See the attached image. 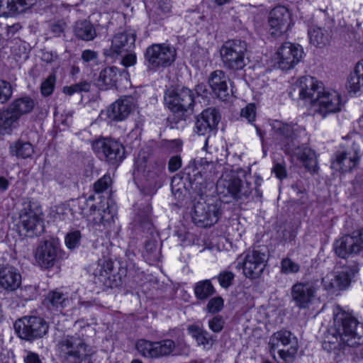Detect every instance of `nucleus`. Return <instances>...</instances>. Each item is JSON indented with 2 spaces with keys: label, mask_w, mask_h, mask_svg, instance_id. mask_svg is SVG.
Masks as SVG:
<instances>
[{
  "label": "nucleus",
  "mask_w": 363,
  "mask_h": 363,
  "mask_svg": "<svg viewBox=\"0 0 363 363\" xmlns=\"http://www.w3.org/2000/svg\"><path fill=\"white\" fill-rule=\"evenodd\" d=\"M363 340V323L340 306L333 309V325L324 335L323 347L328 352L340 349L342 345L354 347Z\"/></svg>",
  "instance_id": "nucleus-1"
},
{
  "label": "nucleus",
  "mask_w": 363,
  "mask_h": 363,
  "mask_svg": "<svg viewBox=\"0 0 363 363\" xmlns=\"http://www.w3.org/2000/svg\"><path fill=\"white\" fill-rule=\"evenodd\" d=\"M59 356L67 363H92L93 347L79 335H66L57 345Z\"/></svg>",
  "instance_id": "nucleus-2"
},
{
  "label": "nucleus",
  "mask_w": 363,
  "mask_h": 363,
  "mask_svg": "<svg viewBox=\"0 0 363 363\" xmlns=\"http://www.w3.org/2000/svg\"><path fill=\"white\" fill-rule=\"evenodd\" d=\"M269 125L271 136L284 152L295 150L299 139L306 135V130L303 126L292 122L273 120Z\"/></svg>",
  "instance_id": "nucleus-3"
},
{
  "label": "nucleus",
  "mask_w": 363,
  "mask_h": 363,
  "mask_svg": "<svg viewBox=\"0 0 363 363\" xmlns=\"http://www.w3.org/2000/svg\"><path fill=\"white\" fill-rule=\"evenodd\" d=\"M270 352L277 351L280 363H292L298 351L296 337L289 330H281L269 338Z\"/></svg>",
  "instance_id": "nucleus-4"
},
{
  "label": "nucleus",
  "mask_w": 363,
  "mask_h": 363,
  "mask_svg": "<svg viewBox=\"0 0 363 363\" xmlns=\"http://www.w3.org/2000/svg\"><path fill=\"white\" fill-rule=\"evenodd\" d=\"M247 43L241 40L225 41L220 50V55L223 66L228 69L238 71L242 69L245 65Z\"/></svg>",
  "instance_id": "nucleus-5"
},
{
  "label": "nucleus",
  "mask_w": 363,
  "mask_h": 363,
  "mask_svg": "<svg viewBox=\"0 0 363 363\" xmlns=\"http://www.w3.org/2000/svg\"><path fill=\"white\" fill-rule=\"evenodd\" d=\"M18 337L33 342L43 337L48 331V324L40 317L24 316L16 320L13 325Z\"/></svg>",
  "instance_id": "nucleus-6"
},
{
  "label": "nucleus",
  "mask_w": 363,
  "mask_h": 363,
  "mask_svg": "<svg viewBox=\"0 0 363 363\" xmlns=\"http://www.w3.org/2000/svg\"><path fill=\"white\" fill-rule=\"evenodd\" d=\"M216 190L222 197L231 196L234 199L248 197L252 192V184L242 181L233 174L223 175L217 182Z\"/></svg>",
  "instance_id": "nucleus-7"
},
{
  "label": "nucleus",
  "mask_w": 363,
  "mask_h": 363,
  "mask_svg": "<svg viewBox=\"0 0 363 363\" xmlns=\"http://www.w3.org/2000/svg\"><path fill=\"white\" fill-rule=\"evenodd\" d=\"M267 259L268 254L265 249L248 250L244 256L242 255L238 258L236 268H242L247 278L257 279L262 274Z\"/></svg>",
  "instance_id": "nucleus-8"
},
{
  "label": "nucleus",
  "mask_w": 363,
  "mask_h": 363,
  "mask_svg": "<svg viewBox=\"0 0 363 363\" xmlns=\"http://www.w3.org/2000/svg\"><path fill=\"white\" fill-rule=\"evenodd\" d=\"M150 213V208L147 207L138 213V219L140 226L144 230H147L150 235V238L145 242L143 257L150 264H152L160 260L161 252L158 245L159 235L152 227Z\"/></svg>",
  "instance_id": "nucleus-9"
},
{
  "label": "nucleus",
  "mask_w": 363,
  "mask_h": 363,
  "mask_svg": "<svg viewBox=\"0 0 363 363\" xmlns=\"http://www.w3.org/2000/svg\"><path fill=\"white\" fill-rule=\"evenodd\" d=\"M135 348L143 357L150 359H159L179 354L177 352V344L171 339H164L159 341L140 339L136 342Z\"/></svg>",
  "instance_id": "nucleus-10"
},
{
  "label": "nucleus",
  "mask_w": 363,
  "mask_h": 363,
  "mask_svg": "<svg viewBox=\"0 0 363 363\" xmlns=\"http://www.w3.org/2000/svg\"><path fill=\"white\" fill-rule=\"evenodd\" d=\"M323 90V83L311 76L298 78L292 85L289 96L291 98L298 96L306 104L315 105L319 95Z\"/></svg>",
  "instance_id": "nucleus-11"
},
{
  "label": "nucleus",
  "mask_w": 363,
  "mask_h": 363,
  "mask_svg": "<svg viewBox=\"0 0 363 363\" xmlns=\"http://www.w3.org/2000/svg\"><path fill=\"white\" fill-rule=\"evenodd\" d=\"M164 99L165 105L174 113H191L195 104L193 91L186 87L168 89Z\"/></svg>",
  "instance_id": "nucleus-12"
},
{
  "label": "nucleus",
  "mask_w": 363,
  "mask_h": 363,
  "mask_svg": "<svg viewBox=\"0 0 363 363\" xmlns=\"http://www.w3.org/2000/svg\"><path fill=\"white\" fill-rule=\"evenodd\" d=\"M341 150L337 151L333 168L347 172L356 167L359 161L360 146L354 140H347L341 145Z\"/></svg>",
  "instance_id": "nucleus-13"
},
{
  "label": "nucleus",
  "mask_w": 363,
  "mask_h": 363,
  "mask_svg": "<svg viewBox=\"0 0 363 363\" xmlns=\"http://www.w3.org/2000/svg\"><path fill=\"white\" fill-rule=\"evenodd\" d=\"M92 147L100 160L113 165L120 163L125 157L124 147L119 142L113 139L97 140L93 143Z\"/></svg>",
  "instance_id": "nucleus-14"
},
{
  "label": "nucleus",
  "mask_w": 363,
  "mask_h": 363,
  "mask_svg": "<svg viewBox=\"0 0 363 363\" xmlns=\"http://www.w3.org/2000/svg\"><path fill=\"white\" fill-rule=\"evenodd\" d=\"M176 50L165 44H154L149 46L145 53L146 65L150 69L169 66L175 60Z\"/></svg>",
  "instance_id": "nucleus-15"
},
{
  "label": "nucleus",
  "mask_w": 363,
  "mask_h": 363,
  "mask_svg": "<svg viewBox=\"0 0 363 363\" xmlns=\"http://www.w3.org/2000/svg\"><path fill=\"white\" fill-rule=\"evenodd\" d=\"M20 225L26 233L37 234L42 230V210L38 203L26 200L19 214Z\"/></svg>",
  "instance_id": "nucleus-16"
},
{
  "label": "nucleus",
  "mask_w": 363,
  "mask_h": 363,
  "mask_svg": "<svg viewBox=\"0 0 363 363\" xmlns=\"http://www.w3.org/2000/svg\"><path fill=\"white\" fill-rule=\"evenodd\" d=\"M35 259L43 269H50L62 259V250L55 240H45L40 242L35 252Z\"/></svg>",
  "instance_id": "nucleus-17"
},
{
  "label": "nucleus",
  "mask_w": 363,
  "mask_h": 363,
  "mask_svg": "<svg viewBox=\"0 0 363 363\" xmlns=\"http://www.w3.org/2000/svg\"><path fill=\"white\" fill-rule=\"evenodd\" d=\"M220 214V202L208 203L198 201L194 205L191 217L196 225L206 228L216 223Z\"/></svg>",
  "instance_id": "nucleus-18"
},
{
  "label": "nucleus",
  "mask_w": 363,
  "mask_h": 363,
  "mask_svg": "<svg viewBox=\"0 0 363 363\" xmlns=\"http://www.w3.org/2000/svg\"><path fill=\"white\" fill-rule=\"evenodd\" d=\"M317 292V286L312 281H297L291 288V298L294 306L308 309L313 303Z\"/></svg>",
  "instance_id": "nucleus-19"
},
{
  "label": "nucleus",
  "mask_w": 363,
  "mask_h": 363,
  "mask_svg": "<svg viewBox=\"0 0 363 363\" xmlns=\"http://www.w3.org/2000/svg\"><path fill=\"white\" fill-rule=\"evenodd\" d=\"M335 250L338 257L344 259L351 255L363 253V228L337 240Z\"/></svg>",
  "instance_id": "nucleus-20"
},
{
  "label": "nucleus",
  "mask_w": 363,
  "mask_h": 363,
  "mask_svg": "<svg viewBox=\"0 0 363 363\" xmlns=\"http://www.w3.org/2000/svg\"><path fill=\"white\" fill-rule=\"evenodd\" d=\"M303 50L301 45L289 42L283 43L276 52L279 68L289 70L294 68L302 59Z\"/></svg>",
  "instance_id": "nucleus-21"
},
{
  "label": "nucleus",
  "mask_w": 363,
  "mask_h": 363,
  "mask_svg": "<svg viewBox=\"0 0 363 363\" xmlns=\"http://www.w3.org/2000/svg\"><path fill=\"white\" fill-rule=\"evenodd\" d=\"M342 105L343 103L338 92L325 91L323 89L315 103L314 106H316L315 113L324 118L329 113L340 111Z\"/></svg>",
  "instance_id": "nucleus-22"
},
{
  "label": "nucleus",
  "mask_w": 363,
  "mask_h": 363,
  "mask_svg": "<svg viewBox=\"0 0 363 363\" xmlns=\"http://www.w3.org/2000/svg\"><path fill=\"white\" fill-rule=\"evenodd\" d=\"M84 217L95 225L106 226L109 225L114 217L113 208L107 202L101 201L96 204L92 203L88 211L84 212Z\"/></svg>",
  "instance_id": "nucleus-23"
},
{
  "label": "nucleus",
  "mask_w": 363,
  "mask_h": 363,
  "mask_svg": "<svg viewBox=\"0 0 363 363\" xmlns=\"http://www.w3.org/2000/svg\"><path fill=\"white\" fill-rule=\"evenodd\" d=\"M290 21L289 10L282 6L274 8L269 17V32L274 37L280 36L286 31Z\"/></svg>",
  "instance_id": "nucleus-24"
},
{
  "label": "nucleus",
  "mask_w": 363,
  "mask_h": 363,
  "mask_svg": "<svg viewBox=\"0 0 363 363\" xmlns=\"http://www.w3.org/2000/svg\"><path fill=\"white\" fill-rule=\"evenodd\" d=\"M162 169L156 165L147 164L143 159H138L135 162L134 177L141 182H145L150 187L155 186Z\"/></svg>",
  "instance_id": "nucleus-25"
},
{
  "label": "nucleus",
  "mask_w": 363,
  "mask_h": 363,
  "mask_svg": "<svg viewBox=\"0 0 363 363\" xmlns=\"http://www.w3.org/2000/svg\"><path fill=\"white\" fill-rule=\"evenodd\" d=\"M229 77L223 70L212 72L208 79V83L217 98L222 101L228 100L232 90L228 86Z\"/></svg>",
  "instance_id": "nucleus-26"
},
{
  "label": "nucleus",
  "mask_w": 363,
  "mask_h": 363,
  "mask_svg": "<svg viewBox=\"0 0 363 363\" xmlns=\"http://www.w3.org/2000/svg\"><path fill=\"white\" fill-rule=\"evenodd\" d=\"M135 38L136 33L133 29H127L116 34L111 41L110 53H107V55H119L131 51L135 47Z\"/></svg>",
  "instance_id": "nucleus-27"
},
{
  "label": "nucleus",
  "mask_w": 363,
  "mask_h": 363,
  "mask_svg": "<svg viewBox=\"0 0 363 363\" xmlns=\"http://www.w3.org/2000/svg\"><path fill=\"white\" fill-rule=\"evenodd\" d=\"M220 116L215 108H208L202 111L195 123V132L206 135L216 128Z\"/></svg>",
  "instance_id": "nucleus-28"
},
{
  "label": "nucleus",
  "mask_w": 363,
  "mask_h": 363,
  "mask_svg": "<svg viewBox=\"0 0 363 363\" xmlns=\"http://www.w3.org/2000/svg\"><path fill=\"white\" fill-rule=\"evenodd\" d=\"M185 170L190 180L196 181L199 177L210 179L214 174L215 164L201 157L190 162Z\"/></svg>",
  "instance_id": "nucleus-29"
},
{
  "label": "nucleus",
  "mask_w": 363,
  "mask_h": 363,
  "mask_svg": "<svg viewBox=\"0 0 363 363\" xmlns=\"http://www.w3.org/2000/svg\"><path fill=\"white\" fill-rule=\"evenodd\" d=\"M135 106L131 96H125L113 103L106 110V116L111 121H121L128 117Z\"/></svg>",
  "instance_id": "nucleus-30"
},
{
  "label": "nucleus",
  "mask_w": 363,
  "mask_h": 363,
  "mask_svg": "<svg viewBox=\"0 0 363 363\" xmlns=\"http://www.w3.org/2000/svg\"><path fill=\"white\" fill-rule=\"evenodd\" d=\"M21 274L13 266H0V287L8 292L18 289L21 285Z\"/></svg>",
  "instance_id": "nucleus-31"
},
{
  "label": "nucleus",
  "mask_w": 363,
  "mask_h": 363,
  "mask_svg": "<svg viewBox=\"0 0 363 363\" xmlns=\"http://www.w3.org/2000/svg\"><path fill=\"white\" fill-rule=\"evenodd\" d=\"M36 2V0H0V15L8 17L22 13Z\"/></svg>",
  "instance_id": "nucleus-32"
},
{
  "label": "nucleus",
  "mask_w": 363,
  "mask_h": 363,
  "mask_svg": "<svg viewBox=\"0 0 363 363\" xmlns=\"http://www.w3.org/2000/svg\"><path fill=\"white\" fill-rule=\"evenodd\" d=\"M21 117L9 105L0 111V129L6 133H10L19 125Z\"/></svg>",
  "instance_id": "nucleus-33"
},
{
  "label": "nucleus",
  "mask_w": 363,
  "mask_h": 363,
  "mask_svg": "<svg viewBox=\"0 0 363 363\" xmlns=\"http://www.w3.org/2000/svg\"><path fill=\"white\" fill-rule=\"evenodd\" d=\"M299 143L300 141L296 143V147L292 152L286 153L296 156L306 169L314 171L317 166V160L314 151L308 147H300Z\"/></svg>",
  "instance_id": "nucleus-34"
},
{
  "label": "nucleus",
  "mask_w": 363,
  "mask_h": 363,
  "mask_svg": "<svg viewBox=\"0 0 363 363\" xmlns=\"http://www.w3.org/2000/svg\"><path fill=\"white\" fill-rule=\"evenodd\" d=\"M310 43L316 48H324L331 39V30L328 28L312 26L308 31Z\"/></svg>",
  "instance_id": "nucleus-35"
},
{
  "label": "nucleus",
  "mask_w": 363,
  "mask_h": 363,
  "mask_svg": "<svg viewBox=\"0 0 363 363\" xmlns=\"http://www.w3.org/2000/svg\"><path fill=\"white\" fill-rule=\"evenodd\" d=\"M118 78L117 67H106L101 71L96 84L101 90H107L116 86Z\"/></svg>",
  "instance_id": "nucleus-36"
},
{
  "label": "nucleus",
  "mask_w": 363,
  "mask_h": 363,
  "mask_svg": "<svg viewBox=\"0 0 363 363\" xmlns=\"http://www.w3.org/2000/svg\"><path fill=\"white\" fill-rule=\"evenodd\" d=\"M69 303L68 296L60 290L50 291L44 299V304L50 310L62 309Z\"/></svg>",
  "instance_id": "nucleus-37"
},
{
  "label": "nucleus",
  "mask_w": 363,
  "mask_h": 363,
  "mask_svg": "<svg viewBox=\"0 0 363 363\" xmlns=\"http://www.w3.org/2000/svg\"><path fill=\"white\" fill-rule=\"evenodd\" d=\"M347 87L350 93L363 91V59L357 63L354 72L350 74Z\"/></svg>",
  "instance_id": "nucleus-38"
},
{
  "label": "nucleus",
  "mask_w": 363,
  "mask_h": 363,
  "mask_svg": "<svg viewBox=\"0 0 363 363\" xmlns=\"http://www.w3.org/2000/svg\"><path fill=\"white\" fill-rule=\"evenodd\" d=\"M74 35L82 40H92L96 36V31L90 21L84 20L75 23L74 26Z\"/></svg>",
  "instance_id": "nucleus-39"
},
{
  "label": "nucleus",
  "mask_w": 363,
  "mask_h": 363,
  "mask_svg": "<svg viewBox=\"0 0 363 363\" xmlns=\"http://www.w3.org/2000/svg\"><path fill=\"white\" fill-rule=\"evenodd\" d=\"M9 150L11 155L21 159L30 158L34 153L33 145L30 142L22 140L11 144Z\"/></svg>",
  "instance_id": "nucleus-40"
},
{
  "label": "nucleus",
  "mask_w": 363,
  "mask_h": 363,
  "mask_svg": "<svg viewBox=\"0 0 363 363\" xmlns=\"http://www.w3.org/2000/svg\"><path fill=\"white\" fill-rule=\"evenodd\" d=\"M113 269V262L111 259L106 257L99 259L96 267L94 270V275L99 282L106 284V279L109 278Z\"/></svg>",
  "instance_id": "nucleus-41"
},
{
  "label": "nucleus",
  "mask_w": 363,
  "mask_h": 363,
  "mask_svg": "<svg viewBox=\"0 0 363 363\" xmlns=\"http://www.w3.org/2000/svg\"><path fill=\"white\" fill-rule=\"evenodd\" d=\"M9 105L21 117L33 111L35 102L30 97L23 96L13 100Z\"/></svg>",
  "instance_id": "nucleus-42"
},
{
  "label": "nucleus",
  "mask_w": 363,
  "mask_h": 363,
  "mask_svg": "<svg viewBox=\"0 0 363 363\" xmlns=\"http://www.w3.org/2000/svg\"><path fill=\"white\" fill-rule=\"evenodd\" d=\"M188 329L199 345H202L206 349H208L212 346L213 340L207 331L200 329L195 325H191Z\"/></svg>",
  "instance_id": "nucleus-43"
},
{
  "label": "nucleus",
  "mask_w": 363,
  "mask_h": 363,
  "mask_svg": "<svg viewBox=\"0 0 363 363\" xmlns=\"http://www.w3.org/2000/svg\"><path fill=\"white\" fill-rule=\"evenodd\" d=\"M329 281L328 287L338 290L345 289L350 284V279L348 275L345 272L332 274L323 279L324 282Z\"/></svg>",
  "instance_id": "nucleus-44"
},
{
  "label": "nucleus",
  "mask_w": 363,
  "mask_h": 363,
  "mask_svg": "<svg viewBox=\"0 0 363 363\" xmlns=\"http://www.w3.org/2000/svg\"><path fill=\"white\" fill-rule=\"evenodd\" d=\"M194 294L197 299L205 301L212 296L215 289L209 280H203L197 282L194 286Z\"/></svg>",
  "instance_id": "nucleus-45"
},
{
  "label": "nucleus",
  "mask_w": 363,
  "mask_h": 363,
  "mask_svg": "<svg viewBox=\"0 0 363 363\" xmlns=\"http://www.w3.org/2000/svg\"><path fill=\"white\" fill-rule=\"evenodd\" d=\"M56 82V75L55 73H51L41 84V94L45 96H48L54 91Z\"/></svg>",
  "instance_id": "nucleus-46"
},
{
  "label": "nucleus",
  "mask_w": 363,
  "mask_h": 363,
  "mask_svg": "<svg viewBox=\"0 0 363 363\" xmlns=\"http://www.w3.org/2000/svg\"><path fill=\"white\" fill-rule=\"evenodd\" d=\"M90 83L83 81L79 83L74 84L69 86L63 87V93L67 95H72L77 92L85 91L87 92L90 90Z\"/></svg>",
  "instance_id": "nucleus-47"
},
{
  "label": "nucleus",
  "mask_w": 363,
  "mask_h": 363,
  "mask_svg": "<svg viewBox=\"0 0 363 363\" xmlns=\"http://www.w3.org/2000/svg\"><path fill=\"white\" fill-rule=\"evenodd\" d=\"M281 270L286 274H295L299 272L300 265L290 258H284L281 262Z\"/></svg>",
  "instance_id": "nucleus-48"
},
{
  "label": "nucleus",
  "mask_w": 363,
  "mask_h": 363,
  "mask_svg": "<svg viewBox=\"0 0 363 363\" xmlns=\"http://www.w3.org/2000/svg\"><path fill=\"white\" fill-rule=\"evenodd\" d=\"M51 33L55 37H60L65 33L67 24L63 19L51 21L49 23Z\"/></svg>",
  "instance_id": "nucleus-49"
},
{
  "label": "nucleus",
  "mask_w": 363,
  "mask_h": 363,
  "mask_svg": "<svg viewBox=\"0 0 363 363\" xmlns=\"http://www.w3.org/2000/svg\"><path fill=\"white\" fill-rule=\"evenodd\" d=\"M217 279L220 286L228 289L232 285L235 274L229 271H223L217 276Z\"/></svg>",
  "instance_id": "nucleus-50"
},
{
  "label": "nucleus",
  "mask_w": 363,
  "mask_h": 363,
  "mask_svg": "<svg viewBox=\"0 0 363 363\" xmlns=\"http://www.w3.org/2000/svg\"><path fill=\"white\" fill-rule=\"evenodd\" d=\"M81 239L79 230H74L67 233L65 237V244L69 249H74L78 246Z\"/></svg>",
  "instance_id": "nucleus-51"
},
{
  "label": "nucleus",
  "mask_w": 363,
  "mask_h": 363,
  "mask_svg": "<svg viewBox=\"0 0 363 363\" xmlns=\"http://www.w3.org/2000/svg\"><path fill=\"white\" fill-rule=\"evenodd\" d=\"M111 184L110 175L105 174L94 184V189L96 193H101L106 190Z\"/></svg>",
  "instance_id": "nucleus-52"
},
{
  "label": "nucleus",
  "mask_w": 363,
  "mask_h": 363,
  "mask_svg": "<svg viewBox=\"0 0 363 363\" xmlns=\"http://www.w3.org/2000/svg\"><path fill=\"white\" fill-rule=\"evenodd\" d=\"M223 307V300L221 297L218 296L211 298L207 306L206 309L209 313H216L222 310Z\"/></svg>",
  "instance_id": "nucleus-53"
},
{
  "label": "nucleus",
  "mask_w": 363,
  "mask_h": 363,
  "mask_svg": "<svg viewBox=\"0 0 363 363\" xmlns=\"http://www.w3.org/2000/svg\"><path fill=\"white\" fill-rule=\"evenodd\" d=\"M11 87L8 82L0 80V103L6 102L11 96Z\"/></svg>",
  "instance_id": "nucleus-54"
},
{
  "label": "nucleus",
  "mask_w": 363,
  "mask_h": 363,
  "mask_svg": "<svg viewBox=\"0 0 363 363\" xmlns=\"http://www.w3.org/2000/svg\"><path fill=\"white\" fill-rule=\"evenodd\" d=\"M241 116L245 118L249 123L254 121L256 117V108L255 104H250L242 108Z\"/></svg>",
  "instance_id": "nucleus-55"
},
{
  "label": "nucleus",
  "mask_w": 363,
  "mask_h": 363,
  "mask_svg": "<svg viewBox=\"0 0 363 363\" xmlns=\"http://www.w3.org/2000/svg\"><path fill=\"white\" fill-rule=\"evenodd\" d=\"M224 325V321L220 316H215L208 321L209 328L215 332L219 333L222 330Z\"/></svg>",
  "instance_id": "nucleus-56"
},
{
  "label": "nucleus",
  "mask_w": 363,
  "mask_h": 363,
  "mask_svg": "<svg viewBox=\"0 0 363 363\" xmlns=\"http://www.w3.org/2000/svg\"><path fill=\"white\" fill-rule=\"evenodd\" d=\"M136 55L135 53L132 52L131 51L127 52V54L125 55L121 59V64L125 67H132L136 64Z\"/></svg>",
  "instance_id": "nucleus-57"
},
{
  "label": "nucleus",
  "mask_w": 363,
  "mask_h": 363,
  "mask_svg": "<svg viewBox=\"0 0 363 363\" xmlns=\"http://www.w3.org/2000/svg\"><path fill=\"white\" fill-rule=\"evenodd\" d=\"M182 158L179 155H174L170 157L168 162V169L169 172H174L177 171L182 167Z\"/></svg>",
  "instance_id": "nucleus-58"
},
{
  "label": "nucleus",
  "mask_w": 363,
  "mask_h": 363,
  "mask_svg": "<svg viewBox=\"0 0 363 363\" xmlns=\"http://www.w3.org/2000/svg\"><path fill=\"white\" fill-rule=\"evenodd\" d=\"M94 201V196H90L87 199H80L78 201V206L80 209V213L84 217V213L88 211L89 206L92 204Z\"/></svg>",
  "instance_id": "nucleus-59"
},
{
  "label": "nucleus",
  "mask_w": 363,
  "mask_h": 363,
  "mask_svg": "<svg viewBox=\"0 0 363 363\" xmlns=\"http://www.w3.org/2000/svg\"><path fill=\"white\" fill-rule=\"evenodd\" d=\"M97 52L91 50H85L82 53V59L84 62L88 63L96 60Z\"/></svg>",
  "instance_id": "nucleus-60"
},
{
  "label": "nucleus",
  "mask_w": 363,
  "mask_h": 363,
  "mask_svg": "<svg viewBox=\"0 0 363 363\" xmlns=\"http://www.w3.org/2000/svg\"><path fill=\"white\" fill-rule=\"evenodd\" d=\"M172 193L173 196H174L175 199L180 202L184 200L185 196L187 194V189L186 188H175L172 189Z\"/></svg>",
  "instance_id": "nucleus-61"
},
{
  "label": "nucleus",
  "mask_w": 363,
  "mask_h": 363,
  "mask_svg": "<svg viewBox=\"0 0 363 363\" xmlns=\"http://www.w3.org/2000/svg\"><path fill=\"white\" fill-rule=\"evenodd\" d=\"M41 58L43 61L47 63H51L57 60V55L51 51H44L43 52Z\"/></svg>",
  "instance_id": "nucleus-62"
},
{
  "label": "nucleus",
  "mask_w": 363,
  "mask_h": 363,
  "mask_svg": "<svg viewBox=\"0 0 363 363\" xmlns=\"http://www.w3.org/2000/svg\"><path fill=\"white\" fill-rule=\"evenodd\" d=\"M24 362L25 363H41L38 354L32 352H27Z\"/></svg>",
  "instance_id": "nucleus-63"
},
{
  "label": "nucleus",
  "mask_w": 363,
  "mask_h": 363,
  "mask_svg": "<svg viewBox=\"0 0 363 363\" xmlns=\"http://www.w3.org/2000/svg\"><path fill=\"white\" fill-rule=\"evenodd\" d=\"M186 188L185 184L183 182L182 177L179 176H174L171 182V189H175V188Z\"/></svg>",
  "instance_id": "nucleus-64"
}]
</instances>
